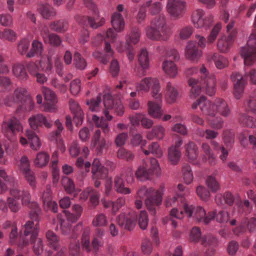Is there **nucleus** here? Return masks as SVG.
Segmentation results:
<instances>
[{
  "mask_svg": "<svg viewBox=\"0 0 256 256\" xmlns=\"http://www.w3.org/2000/svg\"><path fill=\"white\" fill-rule=\"evenodd\" d=\"M178 96L179 94L176 86L170 82H168L165 92L166 102L168 104H172L176 102Z\"/></svg>",
  "mask_w": 256,
  "mask_h": 256,
  "instance_id": "6ab92c4d",
  "label": "nucleus"
},
{
  "mask_svg": "<svg viewBox=\"0 0 256 256\" xmlns=\"http://www.w3.org/2000/svg\"><path fill=\"white\" fill-rule=\"evenodd\" d=\"M161 102H154L149 101L148 103V114L154 118H160L163 114V110L162 109Z\"/></svg>",
  "mask_w": 256,
  "mask_h": 256,
  "instance_id": "412c9836",
  "label": "nucleus"
},
{
  "mask_svg": "<svg viewBox=\"0 0 256 256\" xmlns=\"http://www.w3.org/2000/svg\"><path fill=\"white\" fill-rule=\"evenodd\" d=\"M186 154L190 160H193L196 159L198 155V148L196 144L190 142L184 146Z\"/></svg>",
  "mask_w": 256,
  "mask_h": 256,
  "instance_id": "e433bc0d",
  "label": "nucleus"
},
{
  "mask_svg": "<svg viewBox=\"0 0 256 256\" xmlns=\"http://www.w3.org/2000/svg\"><path fill=\"white\" fill-rule=\"evenodd\" d=\"M158 81V80L155 78H144L136 84V90L137 91L148 92Z\"/></svg>",
  "mask_w": 256,
  "mask_h": 256,
  "instance_id": "5701e85b",
  "label": "nucleus"
},
{
  "mask_svg": "<svg viewBox=\"0 0 256 256\" xmlns=\"http://www.w3.org/2000/svg\"><path fill=\"white\" fill-rule=\"evenodd\" d=\"M100 102L101 96L100 94H98L96 98H93L90 100H86V103L92 112H98L100 110Z\"/></svg>",
  "mask_w": 256,
  "mask_h": 256,
  "instance_id": "680f3d73",
  "label": "nucleus"
},
{
  "mask_svg": "<svg viewBox=\"0 0 256 256\" xmlns=\"http://www.w3.org/2000/svg\"><path fill=\"white\" fill-rule=\"evenodd\" d=\"M202 50L197 48L195 41L190 40L187 42L185 48V56L188 60L197 62L202 56Z\"/></svg>",
  "mask_w": 256,
  "mask_h": 256,
  "instance_id": "4468645a",
  "label": "nucleus"
},
{
  "mask_svg": "<svg viewBox=\"0 0 256 256\" xmlns=\"http://www.w3.org/2000/svg\"><path fill=\"white\" fill-rule=\"evenodd\" d=\"M18 168L21 174L31 170L30 162L26 156H23L20 158Z\"/></svg>",
  "mask_w": 256,
  "mask_h": 256,
  "instance_id": "0e129e2a",
  "label": "nucleus"
},
{
  "mask_svg": "<svg viewBox=\"0 0 256 256\" xmlns=\"http://www.w3.org/2000/svg\"><path fill=\"white\" fill-rule=\"evenodd\" d=\"M182 172L184 180L187 184H190L194 179L193 174L190 166L188 164H184L182 166Z\"/></svg>",
  "mask_w": 256,
  "mask_h": 256,
  "instance_id": "8fccbe9b",
  "label": "nucleus"
},
{
  "mask_svg": "<svg viewBox=\"0 0 256 256\" xmlns=\"http://www.w3.org/2000/svg\"><path fill=\"white\" fill-rule=\"evenodd\" d=\"M30 244H34L33 249L34 253L36 255H40L43 251L42 240L41 238H36L34 242L30 240L24 241L22 246H26Z\"/></svg>",
  "mask_w": 256,
  "mask_h": 256,
  "instance_id": "4c0bfd02",
  "label": "nucleus"
},
{
  "mask_svg": "<svg viewBox=\"0 0 256 256\" xmlns=\"http://www.w3.org/2000/svg\"><path fill=\"white\" fill-rule=\"evenodd\" d=\"M10 196L9 198H12L16 200L21 199L23 205L30 204L31 196L30 192L20 187L18 185L16 184L10 188Z\"/></svg>",
  "mask_w": 256,
  "mask_h": 256,
  "instance_id": "9b49d317",
  "label": "nucleus"
},
{
  "mask_svg": "<svg viewBox=\"0 0 256 256\" xmlns=\"http://www.w3.org/2000/svg\"><path fill=\"white\" fill-rule=\"evenodd\" d=\"M40 34L46 42H49L53 46H58L62 42L60 38L56 34H50L48 28L46 26L41 30Z\"/></svg>",
  "mask_w": 256,
  "mask_h": 256,
  "instance_id": "aec40b11",
  "label": "nucleus"
},
{
  "mask_svg": "<svg viewBox=\"0 0 256 256\" xmlns=\"http://www.w3.org/2000/svg\"><path fill=\"white\" fill-rule=\"evenodd\" d=\"M70 108L74 114V118L76 124H82L84 118V114L79 104L74 100H70Z\"/></svg>",
  "mask_w": 256,
  "mask_h": 256,
  "instance_id": "b1692460",
  "label": "nucleus"
},
{
  "mask_svg": "<svg viewBox=\"0 0 256 256\" xmlns=\"http://www.w3.org/2000/svg\"><path fill=\"white\" fill-rule=\"evenodd\" d=\"M50 160L49 154L44 152H38L34 160V164L38 168H43L46 166Z\"/></svg>",
  "mask_w": 256,
  "mask_h": 256,
  "instance_id": "72a5a7b5",
  "label": "nucleus"
},
{
  "mask_svg": "<svg viewBox=\"0 0 256 256\" xmlns=\"http://www.w3.org/2000/svg\"><path fill=\"white\" fill-rule=\"evenodd\" d=\"M114 187L116 191L122 194H130L131 190L125 186L124 182L121 176H116L114 180Z\"/></svg>",
  "mask_w": 256,
  "mask_h": 256,
  "instance_id": "c756f323",
  "label": "nucleus"
},
{
  "mask_svg": "<svg viewBox=\"0 0 256 256\" xmlns=\"http://www.w3.org/2000/svg\"><path fill=\"white\" fill-rule=\"evenodd\" d=\"M196 193L202 200L205 202L208 201L210 196L209 190L202 186H199L196 188Z\"/></svg>",
  "mask_w": 256,
  "mask_h": 256,
  "instance_id": "e2e57ef3",
  "label": "nucleus"
},
{
  "mask_svg": "<svg viewBox=\"0 0 256 256\" xmlns=\"http://www.w3.org/2000/svg\"><path fill=\"white\" fill-rule=\"evenodd\" d=\"M162 70L168 76L171 78H176L178 74L176 65L172 61L166 60L162 64Z\"/></svg>",
  "mask_w": 256,
  "mask_h": 256,
  "instance_id": "4be33fe9",
  "label": "nucleus"
},
{
  "mask_svg": "<svg viewBox=\"0 0 256 256\" xmlns=\"http://www.w3.org/2000/svg\"><path fill=\"white\" fill-rule=\"evenodd\" d=\"M194 32V28L187 25L182 27L178 31V38L182 40H186L190 38Z\"/></svg>",
  "mask_w": 256,
  "mask_h": 256,
  "instance_id": "a19ab883",
  "label": "nucleus"
},
{
  "mask_svg": "<svg viewBox=\"0 0 256 256\" xmlns=\"http://www.w3.org/2000/svg\"><path fill=\"white\" fill-rule=\"evenodd\" d=\"M211 59L214 61L216 68L219 69L223 68L228 64L226 58L216 54H212Z\"/></svg>",
  "mask_w": 256,
  "mask_h": 256,
  "instance_id": "864d4df0",
  "label": "nucleus"
},
{
  "mask_svg": "<svg viewBox=\"0 0 256 256\" xmlns=\"http://www.w3.org/2000/svg\"><path fill=\"white\" fill-rule=\"evenodd\" d=\"M26 136L29 140L30 148L34 150H38L41 146V142L38 136L32 130H27Z\"/></svg>",
  "mask_w": 256,
  "mask_h": 256,
  "instance_id": "bb28decb",
  "label": "nucleus"
},
{
  "mask_svg": "<svg viewBox=\"0 0 256 256\" xmlns=\"http://www.w3.org/2000/svg\"><path fill=\"white\" fill-rule=\"evenodd\" d=\"M22 126L20 121L15 118H12L2 124V131L4 136L12 142L17 140L16 134L22 132Z\"/></svg>",
  "mask_w": 256,
  "mask_h": 256,
  "instance_id": "423d86ee",
  "label": "nucleus"
},
{
  "mask_svg": "<svg viewBox=\"0 0 256 256\" xmlns=\"http://www.w3.org/2000/svg\"><path fill=\"white\" fill-rule=\"evenodd\" d=\"M198 79L190 78L188 80L189 86L191 87L190 96L195 98L202 91L210 96H213L216 92V80L214 75L209 72L204 64L201 65L199 69Z\"/></svg>",
  "mask_w": 256,
  "mask_h": 256,
  "instance_id": "f03ea898",
  "label": "nucleus"
},
{
  "mask_svg": "<svg viewBox=\"0 0 256 256\" xmlns=\"http://www.w3.org/2000/svg\"><path fill=\"white\" fill-rule=\"evenodd\" d=\"M231 78L234 84V98L240 99L244 92V86L246 84L243 76L238 72H234L231 75Z\"/></svg>",
  "mask_w": 256,
  "mask_h": 256,
  "instance_id": "ddd939ff",
  "label": "nucleus"
},
{
  "mask_svg": "<svg viewBox=\"0 0 256 256\" xmlns=\"http://www.w3.org/2000/svg\"><path fill=\"white\" fill-rule=\"evenodd\" d=\"M30 186L33 189L36 188V180L34 173L31 170L22 174Z\"/></svg>",
  "mask_w": 256,
  "mask_h": 256,
  "instance_id": "052dcab7",
  "label": "nucleus"
},
{
  "mask_svg": "<svg viewBox=\"0 0 256 256\" xmlns=\"http://www.w3.org/2000/svg\"><path fill=\"white\" fill-rule=\"evenodd\" d=\"M166 130L163 126L158 125L154 127L152 131L147 134V138L152 140L156 138L158 140H162L165 135Z\"/></svg>",
  "mask_w": 256,
  "mask_h": 256,
  "instance_id": "473e14b6",
  "label": "nucleus"
},
{
  "mask_svg": "<svg viewBox=\"0 0 256 256\" xmlns=\"http://www.w3.org/2000/svg\"><path fill=\"white\" fill-rule=\"evenodd\" d=\"M138 62L141 67L142 68H147L148 67V54L146 50H141L138 55Z\"/></svg>",
  "mask_w": 256,
  "mask_h": 256,
  "instance_id": "6e6d98bb",
  "label": "nucleus"
},
{
  "mask_svg": "<svg viewBox=\"0 0 256 256\" xmlns=\"http://www.w3.org/2000/svg\"><path fill=\"white\" fill-rule=\"evenodd\" d=\"M145 6L150 7V12L154 15L159 14L162 8V4L158 2L152 4V0H148L146 2Z\"/></svg>",
  "mask_w": 256,
  "mask_h": 256,
  "instance_id": "13d9d810",
  "label": "nucleus"
},
{
  "mask_svg": "<svg viewBox=\"0 0 256 256\" xmlns=\"http://www.w3.org/2000/svg\"><path fill=\"white\" fill-rule=\"evenodd\" d=\"M101 131L97 130L94 133L92 140L91 146L96 148L98 152L102 153L104 150L108 148L106 140L104 138H101Z\"/></svg>",
  "mask_w": 256,
  "mask_h": 256,
  "instance_id": "dca6fc26",
  "label": "nucleus"
},
{
  "mask_svg": "<svg viewBox=\"0 0 256 256\" xmlns=\"http://www.w3.org/2000/svg\"><path fill=\"white\" fill-rule=\"evenodd\" d=\"M90 227L88 226L85 228L84 230L82 236V246L88 252L90 250Z\"/></svg>",
  "mask_w": 256,
  "mask_h": 256,
  "instance_id": "5fc2aeb1",
  "label": "nucleus"
},
{
  "mask_svg": "<svg viewBox=\"0 0 256 256\" xmlns=\"http://www.w3.org/2000/svg\"><path fill=\"white\" fill-rule=\"evenodd\" d=\"M111 22L114 29L118 32H120L124 30L125 22L121 14L114 12L112 16Z\"/></svg>",
  "mask_w": 256,
  "mask_h": 256,
  "instance_id": "7c9ffc66",
  "label": "nucleus"
},
{
  "mask_svg": "<svg viewBox=\"0 0 256 256\" xmlns=\"http://www.w3.org/2000/svg\"><path fill=\"white\" fill-rule=\"evenodd\" d=\"M12 181V178L7 175L4 170L0 168V194L7 189L6 183Z\"/></svg>",
  "mask_w": 256,
  "mask_h": 256,
  "instance_id": "58836bf2",
  "label": "nucleus"
},
{
  "mask_svg": "<svg viewBox=\"0 0 256 256\" xmlns=\"http://www.w3.org/2000/svg\"><path fill=\"white\" fill-rule=\"evenodd\" d=\"M135 174L137 178L141 181L152 180L155 176L151 170L144 166H138Z\"/></svg>",
  "mask_w": 256,
  "mask_h": 256,
  "instance_id": "a878e982",
  "label": "nucleus"
},
{
  "mask_svg": "<svg viewBox=\"0 0 256 256\" xmlns=\"http://www.w3.org/2000/svg\"><path fill=\"white\" fill-rule=\"evenodd\" d=\"M240 122L244 126L249 128H254L256 126V120L252 116L242 114L240 118Z\"/></svg>",
  "mask_w": 256,
  "mask_h": 256,
  "instance_id": "4d7b16f0",
  "label": "nucleus"
},
{
  "mask_svg": "<svg viewBox=\"0 0 256 256\" xmlns=\"http://www.w3.org/2000/svg\"><path fill=\"white\" fill-rule=\"evenodd\" d=\"M140 32L138 28H135L133 29L131 33L126 36V42L128 46H130V44H136L140 40Z\"/></svg>",
  "mask_w": 256,
  "mask_h": 256,
  "instance_id": "09e8293b",
  "label": "nucleus"
},
{
  "mask_svg": "<svg viewBox=\"0 0 256 256\" xmlns=\"http://www.w3.org/2000/svg\"><path fill=\"white\" fill-rule=\"evenodd\" d=\"M221 28L222 24L220 23H218L214 26L208 36V44H212L215 41Z\"/></svg>",
  "mask_w": 256,
  "mask_h": 256,
  "instance_id": "69168bd1",
  "label": "nucleus"
},
{
  "mask_svg": "<svg viewBox=\"0 0 256 256\" xmlns=\"http://www.w3.org/2000/svg\"><path fill=\"white\" fill-rule=\"evenodd\" d=\"M38 10L42 16L46 19H50L56 16V12L54 9L48 4L40 5Z\"/></svg>",
  "mask_w": 256,
  "mask_h": 256,
  "instance_id": "2f4dec72",
  "label": "nucleus"
},
{
  "mask_svg": "<svg viewBox=\"0 0 256 256\" xmlns=\"http://www.w3.org/2000/svg\"><path fill=\"white\" fill-rule=\"evenodd\" d=\"M104 51L106 54V57H103L102 54L98 52H94L93 56L96 58H97L101 63L103 64H106L108 62L110 57H112L114 54V51L112 49L110 44L107 41H106L105 42Z\"/></svg>",
  "mask_w": 256,
  "mask_h": 256,
  "instance_id": "393cba45",
  "label": "nucleus"
},
{
  "mask_svg": "<svg viewBox=\"0 0 256 256\" xmlns=\"http://www.w3.org/2000/svg\"><path fill=\"white\" fill-rule=\"evenodd\" d=\"M198 106H200L202 114L207 116L212 128L216 129L222 128L223 120L221 118H218L216 122L210 118L216 117L218 114L224 117H228L230 114V109L227 102L222 98H216L214 102H210L207 100L204 96H202L194 102L192 108L195 110Z\"/></svg>",
  "mask_w": 256,
  "mask_h": 256,
  "instance_id": "f257e3e1",
  "label": "nucleus"
},
{
  "mask_svg": "<svg viewBox=\"0 0 256 256\" xmlns=\"http://www.w3.org/2000/svg\"><path fill=\"white\" fill-rule=\"evenodd\" d=\"M213 21V16L211 14L205 16L204 12L202 9L193 11L191 15V22L196 28L208 30Z\"/></svg>",
  "mask_w": 256,
  "mask_h": 256,
  "instance_id": "0eeeda50",
  "label": "nucleus"
},
{
  "mask_svg": "<svg viewBox=\"0 0 256 256\" xmlns=\"http://www.w3.org/2000/svg\"><path fill=\"white\" fill-rule=\"evenodd\" d=\"M216 200L218 204H222L224 203L228 205H232L234 201V196L230 192H226L224 195L218 194L216 196Z\"/></svg>",
  "mask_w": 256,
  "mask_h": 256,
  "instance_id": "37998d69",
  "label": "nucleus"
},
{
  "mask_svg": "<svg viewBox=\"0 0 256 256\" xmlns=\"http://www.w3.org/2000/svg\"><path fill=\"white\" fill-rule=\"evenodd\" d=\"M233 40V36L231 35L228 36V37L224 36H222L218 41V48L222 52H227L232 46Z\"/></svg>",
  "mask_w": 256,
  "mask_h": 256,
  "instance_id": "cd10ccee",
  "label": "nucleus"
},
{
  "mask_svg": "<svg viewBox=\"0 0 256 256\" xmlns=\"http://www.w3.org/2000/svg\"><path fill=\"white\" fill-rule=\"evenodd\" d=\"M240 55L245 66H250L256 62V32H252L248 37L246 44L242 47Z\"/></svg>",
  "mask_w": 256,
  "mask_h": 256,
  "instance_id": "39448f33",
  "label": "nucleus"
},
{
  "mask_svg": "<svg viewBox=\"0 0 256 256\" xmlns=\"http://www.w3.org/2000/svg\"><path fill=\"white\" fill-rule=\"evenodd\" d=\"M17 35L16 32L12 30L6 28L4 31H0V38L10 42L15 41Z\"/></svg>",
  "mask_w": 256,
  "mask_h": 256,
  "instance_id": "49530a36",
  "label": "nucleus"
},
{
  "mask_svg": "<svg viewBox=\"0 0 256 256\" xmlns=\"http://www.w3.org/2000/svg\"><path fill=\"white\" fill-rule=\"evenodd\" d=\"M12 72L21 81H25L28 78L24 66L20 64H16L13 66Z\"/></svg>",
  "mask_w": 256,
  "mask_h": 256,
  "instance_id": "f704fd0d",
  "label": "nucleus"
},
{
  "mask_svg": "<svg viewBox=\"0 0 256 256\" xmlns=\"http://www.w3.org/2000/svg\"><path fill=\"white\" fill-rule=\"evenodd\" d=\"M182 206L188 217L192 218L198 222L207 224L214 219V212H209L206 214V210L201 206H189L185 203Z\"/></svg>",
  "mask_w": 256,
  "mask_h": 256,
  "instance_id": "20e7f679",
  "label": "nucleus"
},
{
  "mask_svg": "<svg viewBox=\"0 0 256 256\" xmlns=\"http://www.w3.org/2000/svg\"><path fill=\"white\" fill-rule=\"evenodd\" d=\"M164 187L161 186L158 189H154V192L146 198L145 204L150 214L153 215L156 214V206L161 204L162 196L164 193Z\"/></svg>",
  "mask_w": 256,
  "mask_h": 256,
  "instance_id": "6e6552de",
  "label": "nucleus"
},
{
  "mask_svg": "<svg viewBox=\"0 0 256 256\" xmlns=\"http://www.w3.org/2000/svg\"><path fill=\"white\" fill-rule=\"evenodd\" d=\"M104 18H100L98 15H96L94 18H88V24L90 26L93 28H97L102 26L104 24Z\"/></svg>",
  "mask_w": 256,
  "mask_h": 256,
  "instance_id": "774afa93",
  "label": "nucleus"
},
{
  "mask_svg": "<svg viewBox=\"0 0 256 256\" xmlns=\"http://www.w3.org/2000/svg\"><path fill=\"white\" fill-rule=\"evenodd\" d=\"M147 37L152 40H166L172 34L170 28L166 24L164 16H160L154 18L150 24L146 28Z\"/></svg>",
  "mask_w": 256,
  "mask_h": 256,
  "instance_id": "7ed1b4c3",
  "label": "nucleus"
},
{
  "mask_svg": "<svg viewBox=\"0 0 256 256\" xmlns=\"http://www.w3.org/2000/svg\"><path fill=\"white\" fill-rule=\"evenodd\" d=\"M43 47L41 42L34 40L32 43V49L27 53L28 58H32L35 54H40L42 52Z\"/></svg>",
  "mask_w": 256,
  "mask_h": 256,
  "instance_id": "c03bdc74",
  "label": "nucleus"
},
{
  "mask_svg": "<svg viewBox=\"0 0 256 256\" xmlns=\"http://www.w3.org/2000/svg\"><path fill=\"white\" fill-rule=\"evenodd\" d=\"M186 7V2L180 0H168L166 5L168 12L176 18L182 16Z\"/></svg>",
  "mask_w": 256,
  "mask_h": 256,
  "instance_id": "9d476101",
  "label": "nucleus"
},
{
  "mask_svg": "<svg viewBox=\"0 0 256 256\" xmlns=\"http://www.w3.org/2000/svg\"><path fill=\"white\" fill-rule=\"evenodd\" d=\"M50 27L52 30L58 32H64L68 30V24L64 20H60L52 22Z\"/></svg>",
  "mask_w": 256,
  "mask_h": 256,
  "instance_id": "ea45409f",
  "label": "nucleus"
},
{
  "mask_svg": "<svg viewBox=\"0 0 256 256\" xmlns=\"http://www.w3.org/2000/svg\"><path fill=\"white\" fill-rule=\"evenodd\" d=\"M107 224V220L103 214H97L93 219L92 224L94 226H104Z\"/></svg>",
  "mask_w": 256,
  "mask_h": 256,
  "instance_id": "338daca9",
  "label": "nucleus"
},
{
  "mask_svg": "<svg viewBox=\"0 0 256 256\" xmlns=\"http://www.w3.org/2000/svg\"><path fill=\"white\" fill-rule=\"evenodd\" d=\"M180 156L181 152L176 146H171L168 149V159L172 164H176Z\"/></svg>",
  "mask_w": 256,
  "mask_h": 256,
  "instance_id": "c9c22d12",
  "label": "nucleus"
},
{
  "mask_svg": "<svg viewBox=\"0 0 256 256\" xmlns=\"http://www.w3.org/2000/svg\"><path fill=\"white\" fill-rule=\"evenodd\" d=\"M206 184L208 188L213 192H216L220 190V186L219 182L215 177L210 176L206 179Z\"/></svg>",
  "mask_w": 256,
  "mask_h": 256,
  "instance_id": "a18cd8bd",
  "label": "nucleus"
},
{
  "mask_svg": "<svg viewBox=\"0 0 256 256\" xmlns=\"http://www.w3.org/2000/svg\"><path fill=\"white\" fill-rule=\"evenodd\" d=\"M65 218H62L61 214L57 216V220L59 222L62 232L64 234H69L71 230V224L76 222L80 218L73 212L64 210Z\"/></svg>",
  "mask_w": 256,
  "mask_h": 256,
  "instance_id": "1a4fd4ad",
  "label": "nucleus"
},
{
  "mask_svg": "<svg viewBox=\"0 0 256 256\" xmlns=\"http://www.w3.org/2000/svg\"><path fill=\"white\" fill-rule=\"evenodd\" d=\"M62 184L65 190L70 194H73L76 190L73 180L67 176L62 178Z\"/></svg>",
  "mask_w": 256,
  "mask_h": 256,
  "instance_id": "603ef678",
  "label": "nucleus"
},
{
  "mask_svg": "<svg viewBox=\"0 0 256 256\" xmlns=\"http://www.w3.org/2000/svg\"><path fill=\"white\" fill-rule=\"evenodd\" d=\"M92 122L97 128L102 129L103 133L105 134H108L110 132V128L108 123L103 116L99 117L96 115H92Z\"/></svg>",
  "mask_w": 256,
  "mask_h": 256,
  "instance_id": "c85d7f7f",
  "label": "nucleus"
},
{
  "mask_svg": "<svg viewBox=\"0 0 256 256\" xmlns=\"http://www.w3.org/2000/svg\"><path fill=\"white\" fill-rule=\"evenodd\" d=\"M42 92L46 102H58V99L55 93L49 88L42 86Z\"/></svg>",
  "mask_w": 256,
  "mask_h": 256,
  "instance_id": "79ce46f5",
  "label": "nucleus"
},
{
  "mask_svg": "<svg viewBox=\"0 0 256 256\" xmlns=\"http://www.w3.org/2000/svg\"><path fill=\"white\" fill-rule=\"evenodd\" d=\"M39 232L38 224V222L34 224V221H28L24 226V235L28 236L30 235L32 242H34Z\"/></svg>",
  "mask_w": 256,
  "mask_h": 256,
  "instance_id": "a211bd4d",
  "label": "nucleus"
},
{
  "mask_svg": "<svg viewBox=\"0 0 256 256\" xmlns=\"http://www.w3.org/2000/svg\"><path fill=\"white\" fill-rule=\"evenodd\" d=\"M28 122L30 128L35 130L42 126L48 128H50L52 126V124L42 114L32 116L28 118Z\"/></svg>",
  "mask_w": 256,
  "mask_h": 256,
  "instance_id": "2eb2a0df",
  "label": "nucleus"
},
{
  "mask_svg": "<svg viewBox=\"0 0 256 256\" xmlns=\"http://www.w3.org/2000/svg\"><path fill=\"white\" fill-rule=\"evenodd\" d=\"M74 63L75 66L80 70H84L87 65L86 60L78 52L74 53Z\"/></svg>",
  "mask_w": 256,
  "mask_h": 256,
  "instance_id": "bf43d9fd",
  "label": "nucleus"
},
{
  "mask_svg": "<svg viewBox=\"0 0 256 256\" xmlns=\"http://www.w3.org/2000/svg\"><path fill=\"white\" fill-rule=\"evenodd\" d=\"M13 95L18 102H21L23 100H26L30 96V94L24 88H18L14 91Z\"/></svg>",
  "mask_w": 256,
  "mask_h": 256,
  "instance_id": "de8ad7c7",
  "label": "nucleus"
},
{
  "mask_svg": "<svg viewBox=\"0 0 256 256\" xmlns=\"http://www.w3.org/2000/svg\"><path fill=\"white\" fill-rule=\"evenodd\" d=\"M46 238L49 245L55 250H57L59 246L58 236L53 232L48 230L46 233Z\"/></svg>",
  "mask_w": 256,
  "mask_h": 256,
  "instance_id": "3c124183",
  "label": "nucleus"
},
{
  "mask_svg": "<svg viewBox=\"0 0 256 256\" xmlns=\"http://www.w3.org/2000/svg\"><path fill=\"white\" fill-rule=\"evenodd\" d=\"M137 215L134 212L128 214H122L118 218V223L122 228L132 230L136 226Z\"/></svg>",
  "mask_w": 256,
  "mask_h": 256,
  "instance_id": "f8f14e48",
  "label": "nucleus"
},
{
  "mask_svg": "<svg viewBox=\"0 0 256 256\" xmlns=\"http://www.w3.org/2000/svg\"><path fill=\"white\" fill-rule=\"evenodd\" d=\"M116 100H114L112 96L110 94H105L104 96V108L102 110L106 120L110 121L112 120L113 116L110 114L109 110H112L115 105Z\"/></svg>",
  "mask_w": 256,
  "mask_h": 256,
  "instance_id": "f3484780",
  "label": "nucleus"
}]
</instances>
